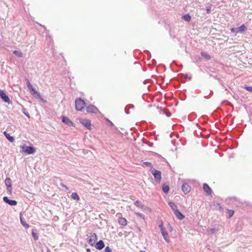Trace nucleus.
<instances>
[{"instance_id":"2eb2a0df","label":"nucleus","mask_w":252,"mask_h":252,"mask_svg":"<svg viewBox=\"0 0 252 252\" xmlns=\"http://www.w3.org/2000/svg\"><path fill=\"white\" fill-rule=\"evenodd\" d=\"M174 213L176 217L179 220H183L185 218V216L179 212L178 210H176Z\"/></svg>"},{"instance_id":"0eeeda50","label":"nucleus","mask_w":252,"mask_h":252,"mask_svg":"<svg viewBox=\"0 0 252 252\" xmlns=\"http://www.w3.org/2000/svg\"><path fill=\"white\" fill-rule=\"evenodd\" d=\"M88 242L90 245L92 246H93L96 242L97 240V236L96 234L94 233L91 234L89 237H88Z\"/></svg>"},{"instance_id":"a19ab883","label":"nucleus","mask_w":252,"mask_h":252,"mask_svg":"<svg viewBox=\"0 0 252 252\" xmlns=\"http://www.w3.org/2000/svg\"><path fill=\"white\" fill-rule=\"evenodd\" d=\"M87 252H90V250L89 249H88L87 250Z\"/></svg>"},{"instance_id":"58836bf2","label":"nucleus","mask_w":252,"mask_h":252,"mask_svg":"<svg viewBox=\"0 0 252 252\" xmlns=\"http://www.w3.org/2000/svg\"><path fill=\"white\" fill-rule=\"evenodd\" d=\"M215 232V229H212L211 230V233H214Z\"/></svg>"},{"instance_id":"1a4fd4ad","label":"nucleus","mask_w":252,"mask_h":252,"mask_svg":"<svg viewBox=\"0 0 252 252\" xmlns=\"http://www.w3.org/2000/svg\"><path fill=\"white\" fill-rule=\"evenodd\" d=\"M3 200L5 203L8 204L10 206H15L17 204V202L16 200H10L6 196H4L3 198Z\"/></svg>"},{"instance_id":"393cba45","label":"nucleus","mask_w":252,"mask_h":252,"mask_svg":"<svg viewBox=\"0 0 252 252\" xmlns=\"http://www.w3.org/2000/svg\"><path fill=\"white\" fill-rule=\"evenodd\" d=\"M134 204L138 207L143 208L144 207V205L139 201H136Z\"/></svg>"},{"instance_id":"f03ea898","label":"nucleus","mask_w":252,"mask_h":252,"mask_svg":"<svg viewBox=\"0 0 252 252\" xmlns=\"http://www.w3.org/2000/svg\"><path fill=\"white\" fill-rule=\"evenodd\" d=\"M21 148L22 149L23 152L26 153L28 154H32L35 152L34 148L31 146L23 145L21 146Z\"/></svg>"},{"instance_id":"20e7f679","label":"nucleus","mask_w":252,"mask_h":252,"mask_svg":"<svg viewBox=\"0 0 252 252\" xmlns=\"http://www.w3.org/2000/svg\"><path fill=\"white\" fill-rule=\"evenodd\" d=\"M160 229V231H161V233L164 238V239L165 240V241L167 242V243H169L170 242V239L168 237V233H167V231H166L163 227V224H161L159 225V226Z\"/></svg>"},{"instance_id":"5701e85b","label":"nucleus","mask_w":252,"mask_h":252,"mask_svg":"<svg viewBox=\"0 0 252 252\" xmlns=\"http://www.w3.org/2000/svg\"><path fill=\"white\" fill-rule=\"evenodd\" d=\"M201 54L206 60H209L211 59L210 56L205 52H201Z\"/></svg>"},{"instance_id":"9d476101","label":"nucleus","mask_w":252,"mask_h":252,"mask_svg":"<svg viewBox=\"0 0 252 252\" xmlns=\"http://www.w3.org/2000/svg\"><path fill=\"white\" fill-rule=\"evenodd\" d=\"M86 109H87V111L88 112L96 113L98 111V109H97V108L95 106L93 105L88 106L87 107Z\"/></svg>"},{"instance_id":"2f4dec72","label":"nucleus","mask_w":252,"mask_h":252,"mask_svg":"<svg viewBox=\"0 0 252 252\" xmlns=\"http://www.w3.org/2000/svg\"><path fill=\"white\" fill-rule=\"evenodd\" d=\"M27 85L28 89L30 90V89H32L33 87L31 83H30L29 81L27 80Z\"/></svg>"},{"instance_id":"cd10ccee","label":"nucleus","mask_w":252,"mask_h":252,"mask_svg":"<svg viewBox=\"0 0 252 252\" xmlns=\"http://www.w3.org/2000/svg\"><path fill=\"white\" fill-rule=\"evenodd\" d=\"M32 236L34 239V240H37L38 239V236L37 234L34 232L33 230L32 231Z\"/></svg>"},{"instance_id":"f257e3e1","label":"nucleus","mask_w":252,"mask_h":252,"mask_svg":"<svg viewBox=\"0 0 252 252\" xmlns=\"http://www.w3.org/2000/svg\"><path fill=\"white\" fill-rule=\"evenodd\" d=\"M85 101L81 98H77L75 100V109L78 111H81L85 105Z\"/></svg>"},{"instance_id":"c85d7f7f","label":"nucleus","mask_w":252,"mask_h":252,"mask_svg":"<svg viewBox=\"0 0 252 252\" xmlns=\"http://www.w3.org/2000/svg\"><path fill=\"white\" fill-rule=\"evenodd\" d=\"M135 214L141 218H142L143 220H145V216L144 215L140 213H136Z\"/></svg>"},{"instance_id":"b1692460","label":"nucleus","mask_w":252,"mask_h":252,"mask_svg":"<svg viewBox=\"0 0 252 252\" xmlns=\"http://www.w3.org/2000/svg\"><path fill=\"white\" fill-rule=\"evenodd\" d=\"M20 221H21V224H22V225H23L25 227H26V228H29V227H30L28 223H27L26 222H25V221L23 220V219H22V217H20Z\"/></svg>"},{"instance_id":"79ce46f5","label":"nucleus","mask_w":252,"mask_h":252,"mask_svg":"<svg viewBox=\"0 0 252 252\" xmlns=\"http://www.w3.org/2000/svg\"><path fill=\"white\" fill-rule=\"evenodd\" d=\"M110 124L111 126H113V124L112 122H110Z\"/></svg>"},{"instance_id":"4c0bfd02","label":"nucleus","mask_w":252,"mask_h":252,"mask_svg":"<svg viewBox=\"0 0 252 252\" xmlns=\"http://www.w3.org/2000/svg\"><path fill=\"white\" fill-rule=\"evenodd\" d=\"M146 166H150L151 165V163L149 162H145L144 163Z\"/></svg>"},{"instance_id":"7ed1b4c3","label":"nucleus","mask_w":252,"mask_h":252,"mask_svg":"<svg viewBox=\"0 0 252 252\" xmlns=\"http://www.w3.org/2000/svg\"><path fill=\"white\" fill-rule=\"evenodd\" d=\"M151 172L154 176L155 180L157 182L159 183L161 178V172L155 168H152L151 169Z\"/></svg>"},{"instance_id":"c756f323","label":"nucleus","mask_w":252,"mask_h":252,"mask_svg":"<svg viewBox=\"0 0 252 252\" xmlns=\"http://www.w3.org/2000/svg\"><path fill=\"white\" fill-rule=\"evenodd\" d=\"M214 205L215 206H216L217 209H218L219 210L221 209V206H220V204H219V203H218V202H214Z\"/></svg>"},{"instance_id":"f3484780","label":"nucleus","mask_w":252,"mask_h":252,"mask_svg":"<svg viewBox=\"0 0 252 252\" xmlns=\"http://www.w3.org/2000/svg\"><path fill=\"white\" fill-rule=\"evenodd\" d=\"M203 189H204V190L208 194H210L211 192V188L209 187V186L206 184H204L203 185Z\"/></svg>"},{"instance_id":"423d86ee","label":"nucleus","mask_w":252,"mask_h":252,"mask_svg":"<svg viewBox=\"0 0 252 252\" xmlns=\"http://www.w3.org/2000/svg\"><path fill=\"white\" fill-rule=\"evenodd\" d=\"M0 97L5 102L10 104L11 101L3 90H0Z\"/></svg>"},{"instance_id":"a878e982","label":"nucleus","mask_w":252,"mask_h":252,"mask_svg":"<svg viewBox=\"0 0 252 252\" xmlns=\"http://www.w3.org/2000/svg\"><path fill=\"white\" fill-rule=\"evenodd\" d=\"M183 19L186 21H189L191 19L190 16L189 14H186L183 16Z\"/></svg>"},{"instance_id":"f704fd0d","label":"nucleus","mask_w":252,"mask_h":252,"mask_svg":"<svg viewBox=\"0 0 252 252\" xmlns=\"http://www.w3.org/2000/svg\"><path fill=\"white\" fill-rule=\"evenodd\" d=\"M105 252H111V250L109 248V247L107 246L105 249Z\"/></svg>"},{"instance_id":"aec40b11","label":"nucleus","mask_w":252,"mask_h":252,"mask_svg":"<svg viewBox=\"0 0 252 252\" xmlns=\"http://www.w3.org/2000/svg\"><path fill=\"white\" fill-rule=\"evenodd\" d=\"M247 27L244 24H243L240 27L238 28V32H243L245 31L246 30H247Z\"/></svg>"},{"instance_id":"ddd939ff","label":"nucleus","mask_w":252,"mask_h":252,"mask_svg":"<svg viewBox=\"0 0 252 252\" xmlns=\"http://www.w3.org/2000/svg\"><path fill=\"white\" fill-rule=\"evenodd\" d=\"M29 90L31 91L32 92V94L34 97L36 98H41L40 94L38 92H37L35 90V88H34L33 87L32 89H30Z\"/></svg>"},{"instance_id":"f8f14e48","label":"nucleus","mask_w":252,"mask_h":252,"mask_svg":"<svg viewBox=\"0 0 252 252\" xmlns=\"http://www.w3.org/2000/svg\"><path fill=\"white\" fill-rule=\"evenodd\" d=\"M182 189L184 193H187L190 190L191 188L188 184L186 183L182 185Z\"/></svg>"},{"instance_id":"bb28decb","label":"nucleus","mask_w":252,"mask_h":252,"mask_svg":"<svg viewBox=\"0 0 252 252\" xmlns=\"http://www.w3.org/2000/svg\"><path fill=\"white\" fill-rule=\"evenodd\" d=\"M169 186H166V185H163V187H162V190L164 192H167L168 191H169Z\"/></svg>"},{"instance_id":"37998d69","label":"nucleus","mask_w":252,"mask_h":252,"mask_svg":"<svg viewBox=\"0 0 252 252\" xmlns=\"http://www.w3.org/2000/svg\"><path fill=\"white\" fill-rule=\"evenodd\" d=\"M47 252H50L49 251H48Z\"/></svg>"},{"instance_id":"412c9836","label":"nucleus","mask_w":252,"mask_h":252,"mask_svg":"<svg viewBox=\"0 0 252 252\" xmlns=\"http://www.w3.org/2000/svg\"><path fill=\"white\" fill-rule=\"evenodd\" d=\"M71 197L72 199L77 201H79L80 200L79 195L76 192H73L71 195Z\"/></svg>"},{"instance_id":"72a5a7b5","label":"nucleus","mask_w":252,"mask_h":252,"mask_svg":"<svg viewBox=\"0 0 252 252\" xmlns=\"http://www.w3.org/2000/svg\"><path fill=\"white\" fill-rule=\"evenodd\" d=\"M228 213H229V217H228V218H230L233 216V215L234 214V211L233 210H229L228 211Z\"/></svg>"},{"instance_id":"e433bc0d","label":"nucleus","mask_w":252,"mask_h":252,"mask_svg":"<svg viewBox=\"0 0 252 252\" xmlns=\"http://www.w3.org/2000/svg\"><path fill=\"white\" fill-rule=\"evenodd\" d=\"M246 89L247 91H250V92H252V87H251L250 86H247V87H246Z\"/></svg>"},{"instance_id":"4be33fe9","label":"nucleus","mask_w":252,"mask_h":252,"mask_svg":"<svg viewBox=\"0 0 252 252\" xmlns=\"http://www.w3.org/2000/svg\"><path fill=\"white\" fill-rule=\"evenodd\" d=\"M13 53L18 57L21 58L23 57V53L20 51L15 50L14 51Z\"/></svg>"},{"instance_id":"473e14b6","label":"nucleus","mask_w":252,"mask_h":252,"mask_svg":"<svg viewBox=\"0 0 252 252\" xmlns=\"http://www.w3.org/2000/svg\"><path fill=\"white\" fill-rule=\"evenodd\" d=\"M231 32L235 33L238 32V28H233L231 29Z\"/></svg>"},{"instance_id":"c9c22d12","label":"nucleus","mask_w":252,"mask_h":252,"mask_svg":"<svg viewBox=\"0 0 252 252\" xmlns=\"http://www.w3.org/2000/svg\"><path fill=\"white\" fill-rule=\"evenodd\" d=\"M25 110H25V109L23 108V112L24 113V114L26 116H27L28 118H29V117H30V115H29V113H28L26 112Z\"/></svg>"},{"instance_id":"7c9ffc66","label":"nucleus","mask_w":252,"mask_h":252,"mask_svg":"<svg viewBox=\"0 0 252 252\" xmlns=\"http://www.w3.org/2000/svg\"><path fill=\"white\" fill-rule=\"evenodd\" d=\"M167 231L170 232H171L173 230L172 227L169 224L167 225Z\"/></svg>"},{"instance_id":"a211bd4d","label":"nucleus","mask_w":252,"mask_h":252,"mask_svg":"<svg viewBox=\"0 0 252 252\" xmlns=\"http://www.w3.org/2000/svg\"><path fill=\"white\" fill-rule=\"evenodd\" d=\"M168 205L172 208V209L174 211V213L175 212L176 210H178L177 207L174 203H173L172 202H169L168 203Z\"/></svg>"},{"instance_id":"9b49d317","label":"nucleus","mask_w":252,"mask_h":252,"mask_svg":"<svg viewBox=\"0 0 252 252\" xmlns=\"http://www.w3.org/2000/svg\"><path fill=\"white\" fill-rule=\"evenodd\" d=\"M62 121L63 123L65 124L67 126H71L73 125V123L70 121V120L66 117L63 116Z\"/></svg>"},{"instance_id":"ea45409f","label":"nucleus","mask_w":252,"mask_h":252,"mask_svg":"<svg viewBox=\"0 0 252 252\" xmlns=\"http://www.w3.org/2000/svg\"><path fill=\"white\" fill-rule=\"evenodd\" d=\"M210 8H207V13H209L210 12Z\"/></svg>"},{"instance_id":"dca6fc26","label":"nucleus","mask_w":252,"mask_h":252,"mask_svg":"<svg viewBox=\"0 0 252 252\" xmlns=\"http://www.w3.org/2000/svg\"><path fill=\"white\" fill-rule=\"evenodd\" d=\"M119 223L123 226H126L127 225V220L124 218H120L118 220Z\"/></svg>"},{"instance_id":"6ab92c4d","label":"nucleus","mask_w":252,"mask_h":252,"mask_svg":"<svg viewBox=\"0 0 252 252\" xmlns=\"http://www.w3.org/2000/svg\"><path fill=\"white\" fill-rule=\"evenodd\" d=\"M3 134H4L5 136L6 137V138L10 142H12L14 141V139L13 137L10 136L9 134L7 133L6 132L4 131Z\"/></svg>"},{"instance_id":"39448f33","label":"nucleus","mask_w":252,"mask_h":252,"mask_svg":"<svg viewBox=\"0 0 252 252\" xmlns=\"http://www.w3.org/2000/svg\"><path fill=\"white\" fill-rule=\"evenodd\" d=\"M5 184L7 187V190L9 192V194H11L12 187L11 180L9 178H6L5 180Z\"/></svg>"},{"instance_id":"c03bdc74","label":"nucleus","mask_w":252,"mask_h":252,"mask_svg":"<svg viewBox=\"0 0 252 252\" xmlns=\"http://www.w3.org/2000/svg\"><path fill=\"white\" fill-rule=\"evenodd\" d=\"M141 252H144V251H141Z\"/></svg>"},{"instance_id":"6e6552de","label":"nucleus","mask_w":252,"mask_h":252,"mask_svg":"<svg viewBox=\"0 0 252 252\" xmlns=\"http://www.w3.org/2000/svg\"><path fill=\"white\" fill-rule=\"evenodd\" d=\"M80 122L83 125L88 129H90L91 128V122L88 119H80L79 120Z\"/></svg>"},{"instance_id":"4468645a","label":"nucleus","mask_w":252,"mask_h":252,"mask_svg":"<svg viewBox=\"0 0 252 252\" xmlns=\"http://www.w3.org/2000/svg\"><path fill=\"white\" fill-rule=\"evenodd\" d=\"M104 247V242L102 240H100L96 244L95 248L98 250H101Z\"/></svg>"}]
</instances>
